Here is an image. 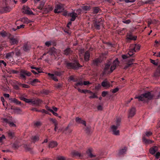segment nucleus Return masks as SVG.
Wrapping results in <instances>:
<instances>
[{
    "label": "nucleus",
    "instance_id": "f257e3e1",
    "mask_svg": "<svg viewBox=\"0 0 160 160\" xmlns=\"http://www.w3.org/2000/svg\"><path fill=\"white\" fill-rule=\"evenodd\" d=\"M119 62L117 58L112 62L110 61L108 62L105 65L103 71L104 74L112 72L119 65Z\"/></svg>",
    "mask_w": 160,
    "mask_h": 160
},
{
    "label": "nucleus",
    "instance_id": "f03ea898",
    "mask_svg": "<svg viewBox=\"0 0 160 160\" xmlns=\"http://www.w3.org/2000/svg\"><path fill=\"white\" fill-rule=\"evenodd\" d=\"M154 97L156 98H158L159 96H155L150 92H147L140 96L135 97V98L138 99L139 101H146L148 100L151 99Z\"/></svg>",
    "mask_w": 160,
    "mask_h": 160
},
{
    "label": "nucleus",
    "instance_id": "7ed1b4c3",
    "mask_svg": "<svg viewBox=\"0 0 160 160\" xmlns=\"http://www.w3.org/2000/svg\"><path fill=\"white\" fill-rule=\"evenodd\" d=\"M141 45L139 44H132L130 45L129 51L128 53L129 56H132L135 52L140 50Z\"/></svg>",
    "mask_w": 160,
    "mask_h": 160
},
{
    "label": "nucleus",
    "instance_id": "20e7f679",
    "mask_svg": "<svg viewBox=\"0 0 160 160\" xmlns=\"http://www.w3.org/2000/svg\"><path fill=\"white\" fill-rule=\"evenodd\" d=\"M31 73L27 70H21L19 73L20 78L25 80L26 79V76H30Z\"/></svg>",
    "mask_w": 160,
    "mask_h": 160
},
{
    "label": "nucleus",
    "instance_id": "39448f33",
    "mask_svg": "<svg viewBox=\"0 0 160 160\" xmlns=\"http://www.w3.org/2000/svg\"><path fill=\"white\" fill-rule=\"evenodd\" d=\"M67 66L70 68L74 69H78L79 67H81L77 61H75L74 63H67Z\"/></svg>",
    "mask_w": 160,
    "mask_h": 160
},
{
    "label": "nucleus",
    "instance_id": "423d86ee",
    "mask_svg": "<svg viewBox=\"0 0 160 160\" xmlns=\"http://www.w3.org/2000/svg\"><path fill=\"white\" fill-rule=\"evenodd\" d=\"M118 128V126H115V125L111 126L110 131L113 135L116 136L119 135V131L117 129Z\"/></svg>",
    "mask_w": 160,
    "mask_h": 160
},
{
    "label": "nucleus",
    "instance_id": "0eeeda50",
    "mask_svg": "<svg viewBox=\"0 0 160 160\" xmlns=\"http://www.w3.org/2000/svg\"><path fill=\"white\" fill-rule=\"evenodd\" d=\"M22 12L25 14H33V12H32L30 8L26 6H24L22 8Z\"/></svg>",
    "mask_w": 160,
    "mask_h": 160
},
{
    "label": "nucleus",
    "instance_id": "6e6552de",
    "mask_svg": "<svg viewBox=\"0 0 160 160\" xmlns=\"http://www.w3.org/2000/svg\"><path fill=\"white\" fill-rule=\"evenodd\" d=\"M64 10L63 5L61 4L57 5L54 10L55 13H59L62 12Z\"/></svg>",
    "mask_w": 160,
    "mask_h": 160
},
{
    "label": "nucleus",
    "instance_id": "1a4fd4ad",
    "mask_svg": "<svg viewBox=\"0 0 160 160\" xmlns=\"http://www.w3.org/2000/svg\"><path fill=\"white\" fill-rule=\"evenodd\" d=\"M41 100L38 99H32L31 104L32 105L38 106L41 103Z\"/></svg>",
    "mask_w": 160,
    "mask_h": 160
},
{
    "label": "nucleus",
    "instance_id": "9d476101",
    "mask_svg": "<svg viewBox=\"0 0 160 160\" xmlns=\"http://www.w3.org/2000/svg\"><path fill=\"white\" fill-rule=\"evenodd\" d=\"M101 85L103 87L105 88H108L110 86H112L110 83L107 80H105L101 83Z\"/></svg>",
    "mask_w": 160,
    "mask_h": 160
},
{
    "label": "nucleus",
    "instance_id": "9b49d317",
    "mask_svg": "<svg viewBox=\"0 0 160 160\" xmlns=\"http://www.w3.org/2000/svg\"><path fill=\"white\" fill-rule=\"evenodd\" d=\"M14 54V53L13 52L7 53L6 54L5 56V58H6L8 59H10V61H13V59H12V57Z\"/></svg>",
    "mask_w": 160,
    "mask_h": 160
},
{
    "label": "nucleus",
    "instance_id": "f8f14e48",
    "mask_svg": "<svg viewBox=\"0 0 160 160\" xmlns=\"http://www.w3.org/2000/svg\"><path fill=\"white\" fill-rule=\"evenodd\" d=\"M136 109L134 108H132L129 111L128 113V117H132L135 114Z\"/></svg>",
    "mask_w": 160,
    "mask_h": 160
},
{
    "label": "nucleus",
    "instance_id": "ddd939ff",
    "mask_svg": "<svg viewBox=\"0 0 160 160\" xmlns=\"http://www.w3.org/2000/svg\"><path fill=\"white\" fill-rule=\"evenodd\" d=\"M158 150V148L157 146H154L151 148L149 149L150 153L152 154H154L155 152H157Z\"/></svg>",
    "mask_w": 160,
    "mask_h": 160
},
{
    "label": "nucleus",
    "instance_id": "4468645a",
    "mask_svg": "<svg viewBox=\"0 0 160 160\" xmlns=\"http://www.w3.org/2000/svg\"><path fill=\"white\" fill-rule=\"evenodd\" d=\"M19 40L18 38H10V42L12 45L17 44L19 42Z\"/></svg>",
    "mask_w": 160,
    "mask_h": 160
},
{
    "label": "nucleus",
    "instance_id": "2eb2a0df",
    "mask_svg": "<svg viewBox=\"0 0 160 160\" xmlns=\"http://www.w3.org/2000/svg\"><path fill=\"white\" fill-rule=\"evenodd\" d=\"M48 53L50 56H52L53 55L55 56L56 54H57L56 49L54 48H51L48 51Z\"/></svg>",
    "mask_w": 160,
    "mask_h": 160
},
{
    "label": "nucleus",
    "instance_id": "dca6fc26",
    "mask_svg": "<svg viewBox=\"0 0 160 160\" xmlns=\"http://www.w3.org/2000/svg\"><path fill=\"white\" fill-rule=\"evenodd\" d=\"M68 15L72 18L71 19V20L72 21H74L75 20L76 18L77 17V14L74 12H72L71 13H69Z\"/></svg>",
    "mask_w": 160,
    "mask_h": 160
},
{
    "label": "nucleus",
    "instance_id": "f3484780",
    "mask_svg": "<svg viewBox=\"0 0 160 160\" xmlns=\"http://www.w3.org/2000/svg\"><path fill=\"white\" fill-rule=\"evenodd\" d=\"M58 145L57 142L55 141H52L49 143V147L50 148H53L56 146Z\"/></svg>",
    "mask_w": 160,
    "mask_h": 160
},
{
    "label": "nucleus",
    "instance_id": "a211bd4d",
    "mask_svg": "<svg viewBox=\"0 0 160 160\" xmlns=\"http://www.w3.org/2000/svg\"><path fill=\"white\" fill-rule=\"evenodd\" d=\"M48 75L49 77L53 79L55 81H58V79L57 78V76L53 74H51L50 73H48Z\"/></svg>",
    "mask_w": 160,
    "mask_h": 160
},
{
    "label": "nucleus",
    "instance_id": "6ab92c4d",
    "mask_svg": "<svg viewBox=\"0 0 160 160\" xmlns=\"http://www.w3.org/2000/svg\"><path fill=\"white\" fill-rule=\"evenodd\" d=\"M9 100L11 101V102L14 103L16 104L19 105L21 104L20 102L18 101L17 99L15 98H9Z\"/></svg>",
    "mask_w": 160,
    "mask_h": 160
},
{
    "label": "nucleus",
    "instance_id": "aec40b11",
    "mask_svg": "<svg viewBox=\"0 0 160 160\" xmlns=\"http://www.w3.org/2000/svg\"><path fill=\"white\" fill-rule=\"evenodd\" d=\"M90 58V53L89 52L87 51L85 52L84 56V59L86 61H88L89 60Z\"/></svg>",
    "mask_w": 160,
    "mask_h": 160
},
{
    "label": "nucleus",
    "instance_id": "412c9836",
    "mask_svg": "<svg viewBox=\"0 0 160 160\" xmlns=\"http://www.w3.org/2000/svg\"><path fill=\"white\" fill-rule=\"evenodd\" d=\"M72 52V51L70 50V48H67L64 51L63 53L65 55H68L71 53Z\"/></svg>",
    "mask_w": 160,
    "mask_h": 160
},
{
    "label": "nucleus",
    "instance_id": "4be33fe9",
    "mask_svg": "<svg viewBox=\"0 0 160 160\" xmlns=\"http://www.w3.org/2000/svg\"><path fill=\"white\" fill-rule=\"evenodd\" d=\"M142 139L143 141L146 143H151L153 141L147 139L145 138L144 136H143Z\"/></svg>",
    "mask_w": 160,
    "mask_h": 160
},
{
    "label": "nucleus",
    "instance_id": "5701e85b",
    "mask_svg": "<svg viewBox=\"0 0 160 160\" xmlns=\"http://www.w3.org/2000/svg\"><path fill=\"white\" fill-rule=\"evenodd\" d=\"M20 98L21 100L24 101L25 102L27 103H30L31 102V101L32 100V99H28L27 98H26L23 97H21Z\"/></svg>",
    "mask_w": 160,
    "mask_h": 160
},
{
    "label": "nucleus",
    "instance_id": "b1692460",
    "mask_svg": "<svg viewBox=\"0 0 160 160\" xmlns=\"http://www.w3.org/2000/svg\"><path fill=\"white\" fill-rule=\"evenodd\" d=\"M21 21L24 23H28L30 22L28 18L26 17H24L21 19Z\"/></svg>",
    "mask_w": 160,
    "mask_h": 160
},
{
    "label": "nucleus",
    "instance_id": "393cba45",
    "mask_svg": "<svg viewBox=\"0 0 160 160\" xmlns=\"http://www.w3.org/2000/svg\"><path fill=\"white\" fill-rule=\"evenodd\" d=\"M30 48V47L29 45H28L27 44H25L24 45L23 47V49L25 51H27Z\"/></svg>",
    "mask_w": 160,
    "mask_h": 160
},
{
    "label": "nucleus",
    "instance_id": "a878e982",
    "mask_svg": "<svg viewBox=\"0 0 160 160\" xmlns=\"http://www.w3.org/2000/svg\"><path fill=\"white\" fill-rule=\"evenodd\" d=\"M39 139V137L38 136H33L32 138V140L33 142H35L38 140Z\"/></svg>",
    "mask_w": 160,
    "mask_h": 160
},
{
    "label": "nucleus",
    "instance_id": "bb28decb",
    "mask_svg": "<svg viewBox=\"0 0 160 160\" xmlns=\"http://www.w3.org/2000/svg\"><path fill=\"white\" fill-rule=\"evenodd\" d=\"M87 153L88 154V156L90 158H92L95 157V155H93L91 152L90 150L89 149L88 151H87Z\"/></svg>",
    "mask_w": 160,
    "mask_h": 160
},
{
    "label": "nucleus",
    "instance_id": "cd10ccee",
    "mask_svg": "<svg viewBox=\"0 0 160 160\" xmlns=\"http://www.w3.org/2000/svg\"><path fill=\"white\" fill-rule=\"evenodd\" d=\"M101 60L99 59H96L93 61V63L95 65H97L100 62Z\"/></svg>",
    "mask_w": 160,
    "mask_h": 160
},
{
    "label": "nucleus",
    "instance_id": "c85d7f7f",
    "mask_svg": "<svg viewBox=\"0 0 160 160\" xmlns=\"http://www.w3.org/2000/svg\"><path fill=\"white\" fill-rule=\"evenodd\" d=\"M83 85V82L82 81H79L78 82L75 84V88H77V87L79 86H82Z\"/></svg>",
    "mask_w": 160,
    "mask_h": 160
},
{
    "label": "nucleus",
    "instance_id": "c756f323",
    "mask_svg": "<svg viewBox=\"0 0 160 160\" xmlns=\"http://www.w3.org/2000/svg\"><path fill=\"white\" fill-rule=\"evenodd\" d=\"M127 151V149L126 148H125L123 149H121L119 152V153L120 155H122L125 153Z\"/></svg>",
    "mask_w": 160,
    "mask_h": 160
},
{
    "label": "nucleus",
    "instance_id": "7c9ffc66",
    "mask_svg": "<svg viewBox=\"0 0 160 160\" xmlns=\"http://www.w3.org/2000/svg\"><path fill=\"white\" fill-rule=\"evenodd\" d=\"M45 4V2L43 1H42L40 2V4L39 6L38 7V8L40 9H42V8L44 6V5Z\"/></svg>",
    "mask_w": 160,
    "mask_h": 160
},
{
    "label": "nucleus",
    "instance_id": "2f4dec72",
    "mask_svg": "<svg viewBox=\"0 0 160 160\" xmlns=\"http://www.w3.org/2000/svg\"><path fill=\"white\" fill-rule=\"evenodd\" d=\"M100 23L99 22H96L94 24L95 27L98 30L100 29Z\"/></svg>",
    "mask_w": 160,
    "mask_h": 160
},
{
    "label": "nucleus",
    "instance_id": "473e14b6",
    "mask_svg": "<svg viewBox=\"0 0 160 160\" xmlns=\"http://www.w3.org/2000/svg\"><path fill=\"white\" fill-rule=\"evenodd\" d=\"M160 75V69L158 68L154 73V76L158 77Z\"/></svg>",
    "mask_w": 160,
    "mask_h": 160
},
{
    "label": "nucleus",
    "instance_id": "72a5a7b5",
    "mask_svg": "<svg viewBox=\"0 0 160 160\" xmlns=\"http://www.w3.org/2000/svg\"><path fill=\"white\" fill-rule=\"evenodd\" d=\"M49 120L53 123L54 125H57L58 124L57 121L55 119L50 118L49 119Z\"/></svg>",
    "mask_w": 160,
    "mask_h": 160
},
{
    "label": "nucleus",
    "instance_id": "f704fd0d",
    "mask_svg": "<svg viewBox=\"0 0 160 160\" xmlns=\"http://www.w3.org/2000/svg\"><path fill=\"white\" fill-rule=\"evenodd\" d=\"M137 37L135 36H129L127 37V38L128 39L136 40Z\"/></svg>",
    "mask_w": 160,
    "mask_h": 160
},
{
    "label": "nucleus",
    "instance_id": "c9c22d12",
    "mask_svg": "<svg viewBox=\"0 0 160 160\" xmlns=\"http://www.w3.org/2000/svg\"><path fill=\"white\" fill-rule=\"evenodd\" d=\"M53 9V7L51 5L48 6L47 8H46V11L47 12H49Z\"/></svg>",
    "mask_w": 160,
    "mask_h": 160
},
{
    "label": "nucleus",
    "instance_id": "e433bc0d",
    "mask_svg": "<svg viewBox=\"0 0 160 160\" xmlns=\"http://www.w3.org/2000/svg\"><path fill=\"white\" fill-rule=\"evenodd\" d=\"M121 122V120L120 119H117L116 120V126H118V128L119 126L120 125Z\"/></svg>",
    "mask_w": 160,
    "mask_h": 160
},
{
    "label": "nucleus",
    "instance_id": "4c0bfd02",
    "mask_svg": "<svg viewBox=\"0 0 160 160\" xmlns=\"http://www.w3.org/2000/svg\"><path fill=\"white\" fill-rule=\"evenodd\" d=\"M62 86V85L60 83H57L55 85V87L57 89L60 88Z\"/></svg>",
    "mask_w": 160,
    "mask_h": 160
},
{
    "label": "nucleus",
    "instance_id": "58836bf2",
    "mask_svg": "<svg viewBox=\"0 0 160 160\" xmlns=\"http://www.w3.org/2000/svg\"><path fill=\"white\" fill-rule=\"evenodd\" d=\"M8 135L9 137L12 138L14 136V133L11 131H9L8 132Z\"/></svg>",
    "mask_w": 160,
    "mask_h": 160
},
{
    "label": "nucleus",
    "instance_id": "ea45409f",
    "mask_svg": "<svg viewBox=\"0 0 160 160\" xmlns=\"http://www.w3.org/2000/svg\"><path fill=\"white\" fill-rule=\"evenodd\" d=\"M145 135L147 137H149L152 134V133L150 131H147L145 133Z\"/></svg>",
    "mask_w": 160,
    "mask_h": 160
},
{
    "label": "nucleus",
    "instance_id": "a19ab883",
    "mask_svg": "<svg viewBox=\"0 0 160 160\" xmlns=\"http://www.w3.org/2000/svg\"><path fill=\"white\" fill-rule=\"evenodd\" d=\"M15 112L17 113H20L21 112V110L19 108H17L14 109Z\"/></svg>",
    "mask_w": 160,
    "mask_h": 160
},
{
    "label": "nucleus",
    "instance_id": "79ce46f5",
    "mask_svg": "<svg viewBox=\"0 0 160 160\" xmlns=\"http://www.w3.org/2000/svg\"><path fill=\"white\" fill-rule=\"evenodd\" d=\"M62 72H54V74H55L56 76H60L62 75Z\"/></svg>",
    "mask_w": 160,
    "mask_h": 160
},
{
    "label": "nucleus",
    "instance_id": "37998d69",
    "mask_svg": "<svg viewBox=\"0 0 160 160\" xmlns=\"http://www.w3.org/2000/svg\"><path fill=\"white\" fill-rule=\"evenodd\" d=\"M92 95L89 97V98L90 99L97 98L98 97L95 93H92Z\"/></svg>",
    "mask_w": 160,
    "mask_h": 160
},
{
    "label": "nucleus",
    "instance_id": "c03bdc74",
    "mask_svg": "<svg viewBox=\"0 0 160 160\" xmlns=\"http://www.w3.org/2000/svg\"><path fill=\"white\" fill-rule=\"evenodd\" d=\"M89 7L88 6H84L82 7V9L85 11H87L89 9Z\"/></svg>",
    "mask_w": 160,
    "mask_h": 160
},
{
    "label": "nucleus",
    "instance_id": "a18cd8bd",
    "mask_svg": "<svg viewBox=\"0 0 160 160\" xmlns=\"http://www.w3.org/2000/svg\"><path fill=\"white\" fill-rule=\"evenodd\" d=\"M78 91L81 93H87V91H88L87 90H81L80 88L78 89Z\"/></svg>",
    "mask_w": 160,
    "mask_h": 160
},
{
    "label": "nucleus",
    "instance_id": "49530a36",
    "mask_svg": "<svg viewBox=\"0 0 160 160\" xmlns=\"http://www.w3.org/2000/svg\"><path fill=\"white\" fill-rule=\"evenodd\" d=\"M155 44H154V46L156 47H158V45H160V40L158 41L156 40L155 41Z\"/></svg>",
    "mask_w": 160,
    "mask_h": 160
},
{
    "label": "nucleus",
    "instance_id": "de8ad7c7",
    "mask_svg": "<svg viewBox=\"0 0 160 160\" xmlns=\"http://www.w3.org/2000/svg\"><path fill=\"white\" fill-rule=\"evenodd\" d=\"M73 154L74 155L77 156L78 157H80L81 156L79 152H73Z\"/></svg>",
    "mask_w": 160,
    "mask_h": 160
},
{
    "label": "nucleus",
    "instance_id": "09e8293b",
    "mask_svg": "<svg viewBox=\"0 0 160 160\" xmlns=\"http://www.w3.org/2000/svg\"><path fill=\"white\" fill-rule=\"evenodd\" d=\"M82 120H81V118L78 117H77L76 119V122L78 123H80Z\"/></svg>",
    "mask_w": 160,
    "mask_h": 160
},
{
    "label": "nucleus",
    "instance_id": "8fccbe9b",
    "mask_svg": "<svg viewBox=\"0 0 160 160\" xmlns=\"http://www.w3.org/2000/svg\"><path fill=\"white\" fill-rule=\"evenodd\" d=\"M99 11V8L97 7L93 9V12L95 13H97Z\"/></svg>",
    "mask_w": 160,
    "mask_h": 160
},
{
    "label": "nucleus",
    "instance_id": "3c124183",
    "mask_svg": "<svg viewBox=\"0 0 160 160\" xmlns=\"http://www.w3.org/2000/svg\"><path fill=\"white\" fill-rule=\"evenodd\" d=\"M45 45L46 46L48 47L51 45V43L50 41H47L45 43Z\"/></svg>",
    "mask_w": 160,
    "mask_h": 160
},
{
    "label": "nucleus",
    "instance_id": "603ef678",
    "mask_svg": "<svg viewBox=\"0 0 160 160\" xmlns=\"http://www.w3.org/2000/svg\"><path fill=\"white\" fill-rule=\"evenodd\" d=\"M155 156L157 158H158L160 157V152H157L155 155Z\"/></svg>",
    "mask_w": 160,
    "mask_h": 160
},
{
    "label": "nucleus",
    "instance_id": "864d4df0",
    "mask_svg": "<svg viewBox=\"0 0 160 160\" xmlns=\"http://www.w3.org/2000/svg\"><path fill=\"white\" fill-rule=\"evenodd\" d=\"M151 62L153 64L155 65H157L158 64V62L154 60H151Z\"/></svg>",
    "mask_w": 160,
    "mask_h": 160
},
{
    "label": "nucleus",
    "instance_id": "5fc2aeb1",
    "mask_svg": "<svg viewBox=\"0 0 160 160\" xmlns=\"http://www.w3.org/2000/svg\"><path fill=\"white\" fill-rule=\"evenodd\" d=\"M147 22L148 23V26L153 23L151 19H148L147 20Z\"/></svg>",
    "mask_w": 160,
    "mask_h": 160
},
{
    "label": "nucleus",
    "instance_id": "6e6d98bb",
    "mask_svg": "<svg viewBox=\"0 0 160 160\" xmlns=\"http://www.w3.org/2000/svg\"><path fill=\"white\" fill-rule=\"evenodd\" d=\"M20 85H21L22 87L26 88H29V86L28 85L25 84H22L21 83L20 84Z\"/></svg>",
    "mask_w": 160,
    "mask_h": 160
},
{
    "label": "nucleus",
    "instance_id": "4d7b16f0",
    "mask_svg": "<svg viewBox=\"0 0 160 160\" xmlns=\"http://www.w3.org/2000/svg\"><path fill=\"white\" fill-rule=\"evenodd\" d=\"M122 22L124 23L129 24L131 22V21L129 19L122 21Z\"/></svg>",
    "mask_w": 160,
    "mask_h": 160
},
{
    "label": "nucleus",
    "instance_id": "13d9d810",
    "mask_svg": "<svg viewBox=\"0 0 160 160\" xmlns=\"http://www.w3.org/2000/svg\"><path fill=\"white\" fill-rule=\"evenodd\" d=\"M108 93V92L107 91H103L102 93V97H105Z\"/></svg>",
    "mask_w": 160,
    "mask_h": 160
},
{
    "label": "nucleus",
    "instance_id": "bf43d9fd",
    "mask_svg": "<svg viewBox=\"0 0 160 160\" xmlns=\"http://www.w3.org/2000/svg\"><path fill=\"white\" fill-rule=\"evenodd\" d=\"M58 160H65V158L63 156H59L57 158Z\"/></svg>",
    "mask_w": 160,
    "mask_h": 160
},
{
    "label": "nucleus",
    "instance_id": "052dcab7",
    "mask_svg": "<svg viewBox=\"0 0 160 160\" xmlns=\"http://www.w3.org/2000/svg\"><path fill=\"white\" fill-rule=\"evenodd\" d=\"M39 82H40V81L38 79H34L31 81V83H34Z\"/></svg>",
    "mask_w": 160,
    "mask_h": 160
},
{
    "label": "nucleus",
    "instance_id": "680f3d73",
    "mask_svg": "<svg viewBox=\"0 0 160 160\" xmlns=\"http://www.w3.org/2000/svg\"><path fill=\"white\" fill-rule=\"evenodd\" d=\"M5 138V136L4 135H3L0 137V142H2L3 140Z\"/></svg>",
    "mask_w": 160,
    "mask_h": 160
},
{
    "label": "nucleus",
    "instance_id": "e2e57ef3",
    "mask_svg": "<svg viewBox=\"0 0 160 160\" xmlns=\"http://www.w3.org/2000/svg\"><path fill=\"white\" fill-rule=\"evenodd\" d=\"M40 112L43 113H44L47 114H49L48 112L44 109H42V110H40Z\"/></svg>",
    "mask_w": 160,
    "mask_h": 160
},
{
    "label": "nucleus",
    "instance_id": "0e129e2a",
    "mask_svg": "<svg viewBox=\"0 0 160 160\" xmlns=\"http://www.w3.org/2000/svg\"><path fill=\"white\" fill-rule=\"evenodd\" d=\"M97 109L98 110L101 111L102 110L103 107L101 105H99L97 107Z\"/></svg>",
    "mask_w": 160,
    "mask_h": 160
},
{
    "label": "nucleus",
    "instance_id": "69168bd1",
    "mask_svg": "<svg viewBox=\"0 0 160 160\" xmlns=\"http://www.w3.org/2000/svg\"><path fill=\"white\" fill-rule=\"evenodd\" d=\"M118 88H116L112 90V92L113 93L117 92L118 91Z\"/></svg>",
    "mask_w": 160,
    "mask_h": 160
},
{
    "label": "nucleus",
    "instance_id": "338daca9",
    "mask_svg": "<svg viewBox=\"0 0 160 160\" xmlns=\"http://www.w3.org/2000/svg\"><path fill=\"white\" fill-rule=\"evenodd\" d=\"M9 125L11 127H14L16 126V125L14 124L13 122H10L9 123Z\"/></svg>",
    "mask_w": 160,
    "mask_h": 160
},
{
    "label": "nucleus",
    "instance_id": "774afa93",
    "mask_svg": "<svg viewBox=\"0 0 160 160\" xmlns=\"http://www.w3.org/2000/svg\"><path fill=\"white\" fill-rule=\"evenodd\" d=\"M2 64L4 66L6 65V63L3 60H0V64Z\"/></svg>",
    "mask_w": 160,
    "mask_h": 160
}]
</instances>
